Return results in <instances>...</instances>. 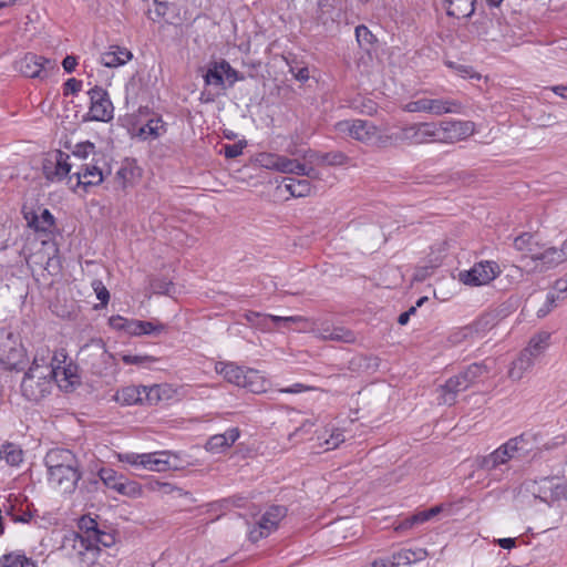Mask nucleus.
Returning a JSON list of instances; mask_svg holds the SVG:
<instances>
[{
    "label": "nucleus",
    "mask_w": 567,
    "mask_h": 567,
    "mask_svg": "<svg viewBox=\"0 0 567 567\" xmlns=\"http://www.w3.org/2000/svg\"><path fill=\"white\" fill-rule=\"evenodd\" d=\"M49 485L61 494H72L82 477L76 455L68 449L55 447L44 457Z\"/></svg>",
    "instance_id": "f257e3e1"
},
{
    "label": "nucleus",
    "mask_w": 567,
    "mask_h": 567,
    "mask_svg": "<svg viewBox=\"0 0 567 567\" xmlns=\"http://www.w3.org/2000/svg\"><path fill=\"white\" fill-rule=\"evenodd\" d=\"M49 361L50 348L40 346L20 384L21 394L30 402L38 403L51 393L53 382L50 375L54 370Z\"/></svg>",
    "instance_id": "f03ea898"
},
{
    "label": "nucleus",
    "mask_w": 567,
    "mask_h": 567,
    "mask_svg": "<svg viewBox=\"0 0 567 567\" xmlns=\"http://www.w3.org/2000/svg\"><path fill=\"white\" fill-rule=\"evenodd\" d=\"M74 168L72 176L69 177V186L73 190L78 187L86 189L89 186H97L111 174V167L104 155L91 157L87 162L75 163Z\"/></svg>",
    "instance_id": "7ed1b4c3"
},
{
    "label": "nucleus",
    "mask_w": 567,
    "mask_h": 567,
    "mask_svg": "<svg viewBox=\"0 0 567 567\" xmlns=\"http://www.w3.org/2000/svg\"><path fill=\"white\" fill-rule=\"evenodd\" d=\"M173 454L168 451H158L152 453H120L117 460L131 465L135 470H146L151 472H165L175 466L172 464Z\"/></svg>",
    "instance_id": "20e7f679"
},
{
    "label": "nucleus",
    "mask_w": 567,
    "mask_h": 567,
    "mask_svg": "<svg viewBox=\"0 0 567 567\" xmlns=\"http://www.w3.org/2000/svg\"><path fill=\"white\" fill-rule=\"evenodd\" d=\"M338 134L349 136L365 145H375L382 142V135L377 125L368 120H343L334 124Z\"/></svg>",
    "instance_id": "39448f33"
},
{
    "label": "nucleus",
    "mask_w": 567,
    "mask_h": 567,
    "mask_svg": "<svg viewBox=\"0 0 567 567\" xmlns=\"http://www.w3.org/2000/svg\"><path fill=\"white\" fill-rule=\"evenodd\" d=\"M14 69L25 78L45 80L59 71L58 63L53 59L25 53L14 62Z\"/></svg>",
    "instance_id": "423d86ee"
},
{
    "label": "nucleus",
    "mask_w": 567,
    "mask_h": 567,
    "mask_svg": "<svg viewBox=\"0 0 567 567\" xmlns=\"http://www.w3.org/2000/svg\"><path fill=\"white\" fill-rule=\"evenodd\" d=\"M63 548L72 558L86 566L93 565L100 554V548L90 536H83L74 532L64 536Z\"/></svg>",
    "instance_id": "0eeeda50"
},
{
    "label": "nucleus",
    "mask_w": 567,
    "mask_h": 567,
    "mask_svg": "<svg viewBox=\"0 0 567 567\" xmlns=\"http://www.w3.org/2000/svg\"><path fill=\"white\" fill-rule=\"evenodd\" d=\"M25 350L18 336L0 329V363L10 370H19L25 363Z\"/></svg>",
    "instance_id": "6e6552de"
},
{
    "label": "nucleus",
    "mask_w": 567,
    "mask_h": 567,
    "mask_svg": "<svg viewBox=\"0 0 567 567\" xmlns=\"http://www.w3.org/2000/svg\"><path fill=\"white\" fill-rule=\"evenodd\" d=\"M70 159L71 155L62 151L50 152L43 162V173L47 179L51 182L66 179L69 185V177L72 176V169L75 166V163Z\"/></svg>",
    "instance_id": "1a4fd4ad"
},
{
    "label": "nucleus",
    "mask_w": 567,
    "mask_h": 567,
    "mask_svg": "<svg viewBox=\"0 0 567 567\" xmlns=\"http://www.w3.org/2000/svg\"><path fill=\"white\" fill-rule=\"evenodd\" d=\"M65 361L66 354L63 350L54 354L50 352L49 364L54 370L50 375L52 382H55L60 389L69 390L79 382L78 367L71 362L66 363Z\"/></svg>",
    "instance_id": "9d476101"
},
{
    "label": "nucleus",
    "mask_w": 567,
    "mask_h": 567,
    "mask_svg": "<svg viewBox=\"0 0 567 567\" xmlns=\"http://www.w3.org/2000/svg\"><path fill=\"white\" fill-rule=\"evenodd\" d=\"M475 123L472 121L450 120L436 124L437 143L454 144L472 136Z\"/></svg>",
    "instance_id": "9b49d317"
},
{
    "label": "nucleus",
    "mask_w": 567,
    "mask_h": 567,
    "mask_svg": "<svg viewBox=\"0 0 567 567\" xmlns=\"http://www.w3.org/2000/svg\"><path fill=\"white\" fill-rule=\"evenodd\" d=\"M164 388L162 385L122 388L115 394V400L123 405H132L147 401L148 404H156L162 399Z\"/></svg>",
    "instance_id": "f8f14e48"
},
{
    "label": "nucleus",
    "mask_w": 567,
    "mask_h": 567,
    "mask_svg": "<svg viewBox=\"0 0 567 567\" xmlns=\"http://www.w3.org/2000/svg\"><path fill=\"white\" fill-rule=\"evenodd\" d=\"M287 509L284 506L269 507L249 529L248 536L251 542H258L261 538L269 536L278 528L279 523L286 516Z\"/></svg>",
    "instance_id": "ddd939ff"
},
{
    "label": "nucleus",
    "mask_w": 567,
    "mask_h": 567,
    "mask_svg": "<svg viewBox=\"0 0 567 567\" xmlns=\"http://www.w3.org/2000/svg\"><path fill=\"white\" fill-rule=\"evenodd\" d=\"M395 138L408 144L437 143L436 123L424 122L408 125L396 134Z\"/></svg>",
    "instance_id": "4468645a"
},
{
    "label": "nucleus",
    "mask_w": 567,
    "mask_h": 567,
    "mask_svg": "<svg viewBox=\"0 0 567 567\" xmlns=\"http://www.w3.org/2000/svg\"><path fill=\"white\" fill-rule=\"evenodd\" d=\"M90 107L86 114L87 118L97 122H109L113 118L114 107L107 92L94 86L89 91Z\"/></svg>",
    "instance_id": "2eb2a0df"
},
{
    "label": "nucleus",
    "mask_w": 567,
    "mask_h": 567,
    "mask_svg": "<svg viewBox=\"0 0 567 567\" xmlns=\"http://www.w3.org/2000/svg\"><path fill=\"white\" fill-rule=\"evenodd\" d=\"M501 274L495 261H481L470 270L460 272V280L467 286H484L493 281Z\"/></svg>",
    "instance_id": "dca6fc26"
},
{
    "label": "nucleus",
    "mask_w": 567,
    "mask_h": 567,
    "mask_svg": "<svg viewBox=\"0 0 567 567\" xmlns=\"http://www.w3.org/2000/svg\"><path fill=\"white\" fill-rule=\"evenodd\" d=\"M567 261V239L563 241L559 247H547L544 250L537 251L534 255L533 266L529 267V271H545L557 267L558 265Z\"/></svg>",
    "instance_id": "f3484780"
},
{
    "label": "nucleus",
    "mask_w": 567,
    "mask_h": 567,
    "mask_svg": "<svg viewBox=\"0 0 567 567\" xmlns=\"http://www.w3.org/2000/svg\"><path fill=\"white\" fill-rule=\"evenodd\" d=\"M257 162L264 168L276 171L282 174H292L300 169L298 167V159H292L284 155L275 153H260L257 157Z\"/></svg>",
    "instance_id": "a211bd4d"
},
{
    "label": "nucleus",
    "mask_w": 567,
    "mask_h": 567,
    "mask_svg": "<svg viewBox=\"0 0 567 567\" xmlns=\"http://www.w3.org/2000/svg\"><path fill=\"white\" fill-rule=\"evenodd\" d=\"M310 331L313 332L317 338L324 341H336L344 343L355 342V334L353 331L341 326L330 324L329 322H323L318 327H311Z\"/></svg>",
    "instance_id": "6ab92c4d"
},
{
    "label": "nucleus",
    "mask_w": 567,
    "mask_h": 567,
    "mask_svg": "<svg viewBox=\"0 0 567 567\" xmlns=\"http://www.w3.org/2000/svg\"><path fill=\"white\" fill-rule=\"evenodd\" d=\"M467 389L468 385L465 382V378L462 372H460L458 374L450 378L443 385H440L437 389L439 403L452 405L455 403L457 394L466 391Z\"/></svg>",
    "instance_id": "aec40b11"
},
{
    "label": "nucleus",
    "mask_w": 567,
    "mask_h": 567,
    "mask_svg": "<svg viewBox=\"0 0 567 567\" xmlns=\"http://www.w3.org/2000/svg\"><path fill=\"white\" fill-rule=\"evenodd\" d=\"M132 59L131 50L116 44L109 45L100 55L101 64L110 69L122 66Z\"/></svg>",
    "instance_id": "412c9836"
},
{
    "label": "nucleus",
    "mask_w": 567,
    "mask_h": 567,
    "mask_svg": "<svg viewBox=\"0 0 567 567\" xmlns=\"http://www.w3.org/2000/svg\"><path fill=\"white\" fill-rule=\"evenodd\" d=\"M463 104L458 100L449 97L427 96V114L441 116L444 114H462Z\"/></svg>",
    "instance_id": "4be33fe9"
},
{
    "label": "nucleus",
    "mask_w": 567,
    "mask_h": 567,
    "mask_svg": "<svg viewBox=\"0 0 567 567\" xmlns=\"http://www.w3.org/2000/svg\"><path fill=\"white\" fill-rule=\"evenodd\" d=\"M237 72L229 65V63L223 61L220 63H214L210 65L204 75L206 85L216 87H223L225 78L231 79V82L236 80Z\"/></svg>",
    "instance_id": "5701e85b"
},
{
    "label": "nucleus",
    "mask_w": 567,
    "mask_h": 567,
    "mask_svg": "<svg viewBox=\"0 0 567 567\" xmlns=\"http://www.w3.org/2000/svg\"><path fill=\"white\" fill-rule=\"evenodd\" d=\"M24 218L28 226L35 231L49 233L54 226V217L47 208L39 207L37 210L25 212Z\"/></svg>",
    "instance_id": "b1692460"
},
{
    "label": "nucleus",
    "mask_w": 567,
    "mask_h": 567,
    "mask_svg": "<svg viewBox=\"0 0 567 567\" xmlns=\"http://www.w3.org/2000/svg\"><path fill=\"white\" fill-rule=\"evenodd\" d=\"M240 436L237 427L228 429L223 434L213 435L206 443L205 447L212 453H223L229 449Z\"/></svg>",
    "instance_id": "393cba45"
},
{
    "label": "nucleus",
    "mask_w": 567,
    "mask_h": 567,
    "mask_svg": "<svg viewBox=\"0 0 567 567\" xmlns=\"http://www.w3.org/2000/svg\"><path fill=\"white\" fill-rule=\"evenodd\" d=\"M427 557V551L424 548H415V549H401L394 553L390 559L392 561L393 567H408L411 564L416 561H421Z\"/></svg>",
    "instance_id": "a878e982"
},
{
    "label": "nucleus",
    "mask_w": 567,
    "mask_h": 567,
    "mask_svg": "<svg viewBox=\"0 0 567 567\" xmlns=\"http://www.w3.org/2000/svg\"><path fill=\"white\" fill-rule=\"evenodd\" d=\"M550 343V333L540 331L530 338L527 347L523 350L535 361L547 350Z\"/></svg>",
    "instance_id": "bb28decb"
},
{
    "label": "nucleus",
    "mask_w": 567,
    "mask_h": 567,
    "mask_svg": "<svg viewBox=\"0 0 567 567\" xmlns=\"http://www.w3.org/2000/svg\"><path fill=\"white\" fill-rule=\"evenodd\" d=\"M217 373L221 374L228 382L241 386L245 383L246 370L235 363L218 362L215 367Z\"/></svg>",
    "instance_id": "cd10ccee"
},
{
    "label": "nucleus",
    "mask_w": 567,
    "mask_h": 567,
    "mask_svg": "<svg viewBox=\"0 0 567 567\" xmlns=\"http://www.w3.org/2000/svg\"><path fill=\"white\" fill-rule=\"evenodd\" d=\"M533 436L530 434H520L518 436L509 439L504 445L514 455L515 458L526 456L530 452V442Z\"/></svg>",
    "instance_id": "c85d7f7f"
},
{
    "label": "nucleus",
    "mask_w": 567,
    "mask_h": 567,
    "mask_svg": "<svg viewBox=\"0 0 567 567\" xmlns=\"http://www.w3.org/2000/svg\"><path fill=\"white\" fill-rule=\"evenodd\" d=\"M535 360L522 351L516 360H514L508 370V378L512 381H519L525 373L534 365Z\"/></svg>",
    "instance_id": "c756f323"
},
{
    "label": "nucleus",
    "mask_w": 567,
    "mask_h": 567,
    "mask_svg": "<svg viewBox=\"0 0 567 567\" xmlns=\"http://www.w3.org/2000/svg\"><path fill=\"white\" fill-rule=\"evenodd\" d=\"M447 3L446 12L455 18H468L474 13L476 0H444Z\"/></svg>",
    "instance_id": "7c9ffc66"
},
{
    "label": "nucleus",
    "mask_w": 567,
    "mask_h": 567,
    "mask_svg": "<svg viewBox=\"0 0 567 567\" xmlns=\"http://www.w3.org/2000/svg\"><path fill=\"white\" fill-rule=\"evenodd\" d=\"M145 487L147 491L157 493L159 496H168L172 495L174 497H182L186 495V492H184L182 488L177 487L176 485L169 483V482H163L159 480H150Z\"/></svg>",
    "instance_id": "2f4dec72"
},
{
    "label": "nucleus",
    "mask_w": 567,
    "mask_h": 567,
    "mask_svg": "<svg viewBox=\"0 0 567 567\" xmlns=\"http://www.w3.org/2000/svg\"><path fill=\"white\" fill-rule=\"evenodd\" d=\"M514 247L516 250L530 256V261H534V255L539 251L538 241L535 236L528 233L522 234L514 239Z\"/></svg>",
    "instance_id": "473e14b6"
},
{
    "label": "nucleus",
    "mask_w": 567,
    "mask_h": 567,
    "mask_svg": "<svg viewBox=\"0 0 567 567\" xmlns=\"http://www.w3.org/2000/svg\"><path fill=\"white\" fill-rule=\"evenodd\" d=\"M241 388L252 393H262L267 390V380L258 370L247 369L245 372V383H241Z\"/></svg>",
    "instance_id": "72a5a7b5"
},
{
    "label": "nucleus",
    "mask_w": 567,
    "mask_h": 567,
    "mask_svg": "<svg viewBox=\"0 0 567 567\" xmlns=\"http://www.w3.org/2000/svg\"><path fill=\"white\" fill-rule=\"evenodd\" d=\"M284 188L292 197H306L311 194L312 186L308 179L285 178Z\"/></svg>",
    "instance_id": "f704fd0d"
},
{
    "label": "nucleus",
    "mask_w": 567,
    "mask_h": 567,
    "mask_svg": "<svg viewBox=\"0 0 567 567\" xmlns=\"http://www.w3.org/2000/svg\"><path fill=\"white\" fill-rule=\"evenodd\" d=\"M136 176V168L134 166L131 164L122 165L115 173L114 187L125 189L134 184Z\"/></svg>",
    "instance_id": "c9c22d12"
},
{
    "label": "nucleus",
    "mask_w": 567,
    "mask_h": 567,
    "mask_svg": "<svg viewBox=\"0 0 567 567\" xmlns=\"http://www.w3.org/2000/svg\"><path fill=\"white\" fill-rule=\"evenodd\" d=\"M501 319L498 311H491L482 315L472 327L465 328V331L471 332L475 330L477 333H485L486 331L494 328Z\"/></svg>",
    "instance_id": "e433bc0d"
},
{
    "label": "nucleus",
    "mask_w": 567,
    "mask_h": 567,
    "mask_svg": "<svg viewBox=\"0 0 567 567\" xmlns=\"http://www.w3.org/2000/svg\"><path fill=\"white\" fill-rule=\"evenodd\" d=\"M507 462L505 461V458L503 456L502 449H499V447H497L495 451H493L488 455L481 456V457L476 458L477 466L484 471H493V470L497 468L498 466L504 465Z\"/></svg>",
    "instance_id": "4c0bfd02"
},
{
    "label": "nucleus",
    "mask_w": 567,
    "mask_h": 567,
    "mask_svg": "<svg viewBox=\"0 0 567 567\" xmlns=\"http://www.w3.org/2000/svg\"><path fill=\"white\" fill-rule=\"evenodd\" d=\"M102 155L101 153H96L95 145L89 141L78 143L72 151V157L76 161L75 163L87 162L91 157Z\"/></svg>",
    "instance_id": "58836bf2"
},
{
    "label": "nucleus",
    "mask_w": 567,
    "mask_h": 567,
    "mask_svg": "<svg viewBox=\"0 0 567 567\" xmlns=\"http://www.w3.org/2000/svg\"><path fill=\"white\" fill-rule=\"evenodd\" d=\"M166 132L165 124L158 117L151 118L138 130V136L143 138H157Z\"/></svg>",
    "instance_id": "ea45409f"
},
{
    "label": "nucleus",
    "mask_w": 567,
    "mask_h": 567,
    "mask_svg": "<svg viewBox=\"0 0 567 567\" xmlns=\"http://www.w3.org/2000/svg\"><path fill=\"white\" fill-rule=\"evenodd\" d=\"M262 320L265 322H268V324L274 323L275 327L280 328H287L290 329L292 324H308L309 320L301 316H289V317H281V316H274V315H267L266 317H262Z\"/></svg>",
    "instance_id": "a19ab883"
},
{
    "label": "nucleus",
    "mask_w": 567,
    "mask_h": 567,
    "mask_svg": "<svg viewBox=\"0 0 567 567\" xmlns=\"http://www.w3.org/2000/svg\"><path fill=\"white\" fill-rule=\"evenodd\" d=\"M313 162L328 166H342L348 163V156L342 152H329L311 155Z\"/></svg>",
    "instance_id": "79ce46f5"
},
{
    "label": "nucleus",
    "mask_w": 567,
    "mask_h": 567,
    "mask_svg": "<svg viewBox=\"0 0 567 567\" xmlns=\"http://www.w3.org/2000/svg\"><path fill=\"white\" fill-rule=\"evenodd\" d=\"M487 373L488 370L486 365L481 363H473L462 371V374L464 375L465 382L467 383L468 388H471L472 385L481 381L483 378H485Z\"/></svg>",
    "instance_id": "37998d69"
},
{
    "label": "nucleus",
    "mask_w": 567,
    "mask_h": 567,
    "mask_svg": "<svg viewBox=\"0 0 567 567\" xmlns=\"http://www.w3.org/2000/svg\"><path fill=\"white\" fill-rule=\"evenodd\" d=\"M0 454L1 458L12 466L19 465L23 460L22 450L12 443L4 444Z\"/></svg>",
    "instance_id": "c03bdc74"
},
{
    "label": "nucleus",
    "mask_w": 567,
    "mask_h": 567,
    "mask_svg": "<svg viewBox=\"0 0 567 567\" xmlns=\"http://www.w3.org/2000/svg\"><path fill=\"white\" fill-rule=\"evenodd\" d=\"M32 560L20 553L6 554L0 558V567H27Z\"/></svg>",
    "instance_id": "a18cd8bd"
},
{
    "label": "nucleus",
    "mask_w": 567,
    "mask_h": 567,
    "mask_svg": "<svg viewBox=\"0 0 567 567\" xmlns=\"http://www.w3.org/2000/svg\"><path fill=\"white\" fill-rule=\"evenodd\" d=\"M403 110L409 113H427V95L415 94L413 100L403 105Z\"/></svg>",
    "instance_id": "49530a36"
},
{
    "label": "nucleus",
    "mask_w": 567,
    "mask_h": 567,
    "mask_svg": "<svg viewBox=\"0 0 567 567\" xmlns=\"http://www.w3.org/2000/svg\"><path fill=\"white\" fill-rule=\"evenodd\" d=\"M99 476L101 481L111 489H113L114 486H116V484L124 478L122 474H118L112 468H101Z\"/></svg>",
    "instance_id": "de8ad7c7"
},
{
    "label": "nucleus",
    "mask_w": 567,
    "mask_h": 567,
    "mask_svg": "<svg viewBox=\"0 0 567 567\" xmlns=\"http://www.w3.org/2000/svg\"><path fill=\"white\" fill-rule=\"evenodd\" d=\"M342 442H344L343 432L339 429H333L329 437L323 439L320 445L323 446L326 451H330L337 449Z\"/></svg>",
    "instance_id": "09e8293b"
},
{
    "label": "nucleus",
    "mask_w": 567,
    "mask_h": 567,
    "mask_svg": "<svg viewBox=\"0 0 567 567\" xmlns=\"http://www.w3.org/2000/svg\"><path fill=\"white\" fill-rule=\"evenodd\" d=\"M79 528L81 530V533H79L80 535L90 536V538H92L93 534L99 530L97 523L87 516L81 517L79 522Z\"/></svg>",
    "instance_id": "8fccbe9b"
},
{
    "label": "nucleus",
    "mask_w": 567,
    "mask_h": 567,
    "mask_svg": "<svg viewBox=\"0 0 567 567\" xmlns=\"http://www.w3.org/2000/svg\"><path fill=\"white\" fill-rule=\"evenodd\" d=\"M166 330L159 321H142V336H158Z\"/></svg>",
    "instance_id": "3c124183"
},
{
    "label": "nucleus",
    "mask_w": 567,
    "mask_h": 567,
    "mask_svg": "<svg viewBox=\"0 0 567 567\" xmlns=\"http://www.w3.org/2000/svg\"><path fill=\"white\" fill-rule=\"evenodd\" d=\"M355 38L360 47L371 45L374 41V35L365 25L355 28Z\"/></svg>",
    "instance_id": "603ef678"
},
{
    "label": "nucleus",
    "mask_w": 567,
    "mask_h": 567,
    "mask_svg": "<svg viewBox=\"0 0 567 567\" xmlns=\"http://www.w3.org/2000/svg\"><path fill=\"white\" fill-rule=\"evenodd\" d=\"M556 301L557 296L554 292H548L544 305L536 311L537 317L545 318L556 307Z\"/></svg>",
    "instance_id": "864d4df0"
},
{
    "label": "nucleus",
    "mask_w": 567,
    "mask_h": 567,
    "mask_svg": "<svg viewBox=\"0 0 567 567\" xmlns=\"http://www.w3.org/2000/svg\"><path fill=\"white\" fill-rule=\"evenodd\" d=\"M441 506H434L427 511L419 512L414 515H412V522H414L415 525L423 524L434 516H436L441 512Z\"/></svg>",
    "instance_id": "5fc2aeb1"
},
{
    "label": "nucleus",
    "mask_w": 567,
    "mask_h": 567,
    "mask_svg": "<svg viewBox=\"0 0 567 567\" xmlns=\"http://www.w3.org/2000/svg\"><path fill=\"white\" fill-rule=\"evenodd\" d=\"M151 287L154 293L159 295H171L174 289V286L171 281H165L162 279L153 280Z\"/></svg>",
    "instance_id": "6e6d98bb"
},
{
    "label": "nucleus",
    "mask_w": 567,
    "mask_h": 567,
    "mask_svg": "<svg viewBox=\"0 0 567 567\" xmlns=\"http://www.w3.org/2000/svg\"><path fill=\"white\" fill-rule=\"evenodd\" d=\"M92 288L101 303L103 306L107 305L110 300V293L104 284L101 280H94L92 282Z\"/></svg>",
    "instance_id": "4d7b16f0"
},
{
    "label": "nucleus",
    "mask_w": 567,
    "mask_h": 567,
    "mask_svg": "<svg viewBox=\"0 0 567 567\" xmlns=\"http://www.w3.org/2000/svg\"><path fill=\"white\" fill-rule=\"evenodd\" d=\"M124 489V496L132 497V498H138L143 495V488L142 486L134 481H130L126 478L125 481V487Z\"/></svg>",
    "instance_id": "13d9d810"
},
{
    "label": "nucleus",
    "mask_w": 567,
    "mask_h": 567,
    "mask_svg": "<svg viewBox=\"0 0 567 567\" xmlns=\"http://www.w3.org/2000/svg\"><path fill=\"white\" fill-rule=\"evenodd\" d=\"M122 361L125 364H134V365H143L148 362H154L155 359L150 355H133V354H123Z\"/></svg>",
    "instance_id": "bf43d9fd"
},
{
    "label": "nucleus",
    "mask_w": 567,
    "mask_h": 567,
    "mask_svg": "<svg viewBox=\"0 0 567 567\" xmlns=\"http://www.w3.org/2000/svg\"><path fill=\"white\" fill-rule=\"evenodd\" d=\"M92 540L100 548V545L103 547H110L114 543V537L105 532L97 530L95 534H93Z\"/></svg>",
    "instance_id": "052dcab7"
},
{
    "label": "nucleus",
    "mask_w": 567,
    "mask_h": 567,
    "mask_svg": "<svg viewBox=\"0 0 567 567\" xmlns=\"http://www.w3.org/2000/svg\"><path fill=\"white\" fill-rule=\"evenodd\" d=\"M298 167L300 169L297 168L296 169L297 172L295 173V175L307 176L310 179H320L319 172L316 171L313 167L307 166L306 164L300 163L299 161H298Z\"/></svg>",
    "instance_id": "680f3d73"
},
{
    "label": "nucleus",
    "mask_w": 567,
    "mask_h": 567,
    "mask_svg": "<svg viewBox=\"0 0 567 567\" xmlns=\"http://www.w3.org/2000/svg\"><path fill=\"white\" fill-rule=\"evenodd\" d=\"M244 146L243 143L227 144L223 147L224 155L227 158H236L243 154Z\"/></svg>",
    "instance_id": "e2e57ef3"
},
{
    "label": "nucleus",
    "mask_w": 567,
    "mask_h": 567,
    "mask_svg": "<svg viewBox=\"0 0 567 567\" xmlns=\"http://www.w3.org/2000/svg\"><path fill=\"white\" fill-rule=\"evenodd\" d=\"M267 315H261L259 312L249 311L246 313V319L251 324H255L257 327H260L262 329H271L270 324L268 322H265L262 320V317H266Z\"/></svg>",
    "instance_id": "0e129e2a"
},
{
    "label": "nucleus",
    "mask_w": 567,
    "mask_h": 567,
    "mask_svg": "<svg viewBox=\"0 0 567 567\" xmlns=\"http://www.w3.org/2000/svg\"><path fill=\"white\" fill-rule=\"evenodd\" d=\"M81 89L82 82L74 78L69 79L63 85L64 95L76 94L81 91Z\"/></svg>",
    "instance_id": "69168bd1"
},
{
    "label": "nucleus",
    "mask_w": 567,
    "mask_h": 567,
    "mask_svg": "<svg viewBox=\"0 0 567 567\" xmlns=\"http://www.w3.org/2000/svg\"><path fill=\"white\" fill-rule=\"evenodd\" d=\"M125 332L130 336H142V320L130 319L125 326Z\"/></svg>",
    "instance_id": "338daca9"
},
{
    "label": "nucleus",
    "mask_w": 567,
    "mask_h": 567,
    "mask_svg": "<svg viewBox=\"0 0 567 567\" xmlns=\"http://www.w3.org/2000/svg\"><path fill=\"white\" fill-rule=\"evenodd\" d=\"M506 278H508L509 282H520L524 278V269L517 266H512L506 274Z\"/></svg>",
    "instance_id": "774afa93"
}]
</instances>
